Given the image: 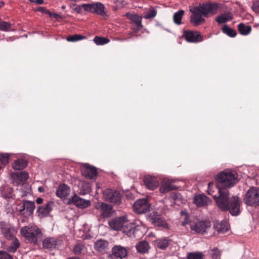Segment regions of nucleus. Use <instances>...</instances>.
Returning <instances> with one entry per match:
<instances>
[{
	"label": "nucleus",
	"instance_id": "f257e3e1",
	"mask_svg": "<svg viewBox=\"0 0 259 259\" xmlns=\"http://www.w3.org/2000/svg\"><path fill=\"white\" fill-rule=\"evenodd\" d=\"M207 193L215 199L218 207L223 210H229L233 215L240 213V201L238 196H233L229 200V192L227 189H220L213 183H209Z\"/></svg>",
	"mask_w": 259,
	"mask_h": 259
},
{
	"label": "nucleus",
	"instance_id": "f03ea898",
	"mask_svg": "<svg viewBox=\"0 0 259 259\" xmlns=\"http://www.w3.org/2000/svg\"><path fill=\"white\" fill-rule=\"evenodd\" d=\"M220 4L218 3H203L197 7L190 8V11L192 13L190 21L194 26H198L205 22L203 17L214 15L218 12Z\"/></svg>",
	"mask_w": 259,
	"mask_h": 259
},
{
	"label": "nucleus",
	"instance_id": "7ed1b4c3",
	"mask_svg": "<svg viewBox=\"0 0 259 259\" xmlns=\"http://www.w3.org/2000/svg\"><path fill=\"white\" fill-rule=\"evenodd\" d=\"M128 220L126 215L117 217L108 222L110 227L115 231L122 230L127 236L131 237L135 233L134 224L127 223Z\"/></svg>",
	"mask_w": 259,
	"mask_h": 259
},
{
	"label": "nucleus",
	"instance_id": "20e7f679",
	"mask_svg": "<svg viewBox=\"0 0 259 259\" xmlns=\"http://www.w3.org/2000/svg\"><path fill=\"white\" fill-rule=\"evenodd\" d=\"M21 234L29 242L36 244L42 238L41 230L35 225L23 227L20 230Z\"/></svg>",
	"mask_w": 259,
	"mask_h": 259
},
{
	"label": "nucleus",
	"instance_id": "39448f33",
	"mask_svg": "<svg viewBox=\"0 0 259 259\" xmlns=\"http://www.w3.org/2000/svg\"><path fill=\"white\" fill-rule=\"evenodd\" d=\"M237 177L238 175L236 172L226 169L219 174L216 179L223 186L231 188L237 182Z\"/></svg>",
	"mask_w": 259,
	"mask_h": 259
},
{
	"label": "nucleus",
	"instance_id": "423d86ee",
	"mask_svg": "<svg viewBox=\"0 0 259 259\" xmlns=\"http://www.w3.org/2000/svg\"><path fill=\"white\" fill-rule=\"evenodd\" d=\"M244 203L247 206H259V188L251 187L246 192L243 198Z\"/></svg>",
	"mask_w": 259,
	"mask_h": 259
},
{
	"label": "nucleus",
	"instance_id": "0eeeda50",
	"mask_svg": "<svg viewBox=\"0 0 259 259\" xmlns=\"http://www.w3.org/2000/svg\"><path fill=\"white\" fill-rule=\"evenodd\" d=\"M35 204L34 202L28 200H23L19 204H17L16 206L17 210L25 216L31 215L33 212Z\"/></svg>",
	"mask_w": 259,
	"mask_h": 259
},
{
	"label": "nucleus",
	"instance_id": "6e6552de",
	"mask_svg": "<svg viewBox=\"0 0 259 259\" xmlns=\"http://www.w3.org/2000/svg\"><path fill=\"white\" fill-rule=\"evenodd\" d=\"M103 194L105 200L115 204H120L122 195L119 192L108 189L104 190Z\"/></svg>",
	"mask_w": 259,
	"mask_h": 259
},
{
	"label": "nucleus",
	"instance_id": "1a4fd4ad",
	"mask_svg": "<svg viewBox=\"0 0 259 259\" xmlns=\"http://www.w3.org/2000/svg\"><path fill=\"white\" fill-rule=\"evenodd\" d=\"M0 231L4 237L8 240H11L15 237L16 231L14 228L9 223L1 222Z\"/></svg>",
	"mask_w": 259,
	"mask_h": 259
},
{
	"label": "nucleus",
	"instance_id": "9d476101",
	"mask_svg": "<svg viewBox=\"0 0 259 259\" xmlns=\"http://www.w3.org/2000/svg\"><path fill=\"white\" fill-rule=\"evenodd\" d=\"M88 12L96 14L100 16H107L104 5L100 2H95L92 4H88Z\"/></svg>",
	"mask_w": 259,
	"mask_h": 259
},
{
	"label": "nucleus",
	"instance_id": "9b49d317",
	"mask_svg": "<svg viewBox=\"0 0 259 259\" xmlns=\"http://www.w3.org/2000/svg\"><path fill=\"white\" fill-rule=\"evenodd\" d=\"M100 215L104 218L110 217L112 213L113 206L109 204L103 202H98L95 205Z\"/></svg>",
	"mask_w": 259,
	"mask_h": 259
},
{
	"label": "nucleus",
	"instance_id": "f8f14e48",
	"mask_svg": "<svg viewBox=\"0 0 259 259\" xmlns=\"http://www.w3.org/2000/svg\"><path fill=\"white\" fill-rule=\"evenodd\" d=\"M81 172L83 177L90 180L96 179L98 175L96 168L87 163H84L82 165Z\"/></svg>",
	"mask_w": 259,
	"mask_h": 259
},
{
	"label": "nucleus",
	"instance_id": "ddd939ff",
	"mask_svg": "<svg viewBox=\"0 0 259 259\" xmlns=\"http://www.w3.org/2000/svg\"><path fill=\"white\" fill-rule=\"evenodd\" d=\"M150 205L146 199L137 200L134 204V211L137 213H144L147 212L150 208Z\"/></svg>",
	"mask_w": 259,
	"mask_h": 259
},
{
	"label": "nucleus",
	"instance_id": "4468645a",
	"mask_svg": "<svg viewBox=\"0 0 259 259\" xmlns=\"http://www.w3.org/2000/svg\"><path fill=\"white\" fill-rule=\"evenodd\" d=\"M211 227L209 221H202L191 225V229L197 233L204 234Z\"/></svg>",
	"mask_w": 259,
	"mask_h": 259
},
{
	"label": "nucleus",
	"instance_id": "2eb2a0df",
	"mask_svg": "<svg viewBox=\"0 0 259 259\" xmlns=\"http://www.w3.org/2000/svg\"><path fill=\"white\" fill-rule=\"evenodd\" d=\"M159 186L160 192L163 194L177 189V187L173 184V181L168 178H164Z\"/></svg>",
	"mask_w": 259,
	"mask_h": 259
},
{
	"label": "nucleus",
	"instance_id": "dca6fc26",
	"mask_svg": "<svg viewBox=\"0 0 259 259\" xmlns=\"http://www.w3.org/2000/svg\"><path fill=\"white\" fill-rule=\"evenodd\" d=\"M188 42H197L202 41V37L197 31L186 30L183 35Z\"/></svg>",
	"mask_w": 259,
	"mask_h": 259
},
{
	"label": "nucleus",
	"instance_id": "f3484780",
	"mask_svg": "<svg viewBox=\"0 0 259 259\" xmlns=\"http://www.w3.org/2000/svg\"><path fill=\"white\" fill-rule=\"evenodd\" d=\"M193 201L197 207L208 205L211 202L210 199L204 194L195 195L193 197Z\"/></svg>",
	"mask_w": 259,
	"mask_h": 259
},
{
	"label": "nucleus",
	"instance_id": "a211bd4d",
	"mask_svg": "<svg viewBox=\"0 0 259 259\" xmlns=\"http://www.w3.org/2000/svg\"><path fill=\"white\" fill-rule=\"evenodd\" d=\"M143 181L146 188L151 190H154L159 185L157 178L150 175L145 176Z\"/></svg>",
	"mask_w": 259,
	"mask_h": 259
},
{
	"label": "nucleus",
	"instance_id": "6ab92c4d",
	"mask_svg": "<svg viewBox=\"0 0 259 259\" xmlns=\"http://www.w3.org/2000/svg\"><path fill=\"white\" fill-rule=\"evenodd\" d=\"M60 244V241L54 237H48L42 241L43 247L48 249L56 248Z\"/></svg>",
	"mask_w": 259,
	"mask_h": 259
},
{
	"label": "nucleus",
	"instance_id": "aec40b11",
	"mask_svg": "<svg viewBox=\"0 0 259 259\" xmlns=\"http://www.w3.org/2000/svg\"><path fill=\"white\" fill-rule=\"evenodd\" d=\"M126 16L128 19L135 23L136 27L134 28L135 32H137L142 28V17L139 16L137 14L130 13H126Z\"/></svg>",
	"mask_w": 259,
	"mask_h": 259
},
{
	"label": "nucleus",
	"instance_id": "412c9836",
	"mask_svg": "<svg viewBox=\"0 0 259 259\" xmlns=\"http://www.w3.org/2000/svg\"><path fill=\"white\" fill-rule=\"evenodd\" d=\"M112 253L116 258L122 259L126 256L127 251L121 245H115L112 248Z\"/></svg>",
	"mask_w": 259,
	"mask_h": 259
},
{
	"label": "nucleus",
	"instance_id": "4be33fe9",
	"mask_svg": "<svg viewBox=\"0 0 259 259\" xmlns=\"http://www.w3.org/2000/svg\"><path fill=\"white\" fill-rule=\"evenodd\" d=\"M70 193V187L64 184L60 185L56 192V196L61 199L66 198L69 196Z\"/></svg>",
	"mask_w": 259,
	"mask_h": 259
},
{
	"label": "nucleus",
	"instance_id": "5701e85b",
	"mask_svg": "<svg viewBox=\"0 0 259 259\" xmlns=\"http://www.w3.org/2000/svg\"><path fill=\"white\" fill-rule=\"evenodd\" d=\"M69 201L70 203L80 208L86 207L90 204V201L81 198L76 194L74 195Z\"/></svg>",
	"mask_w": 259,
	"mask_h": 259
},
{
	"label": "nucleus",
	"instance_id": "b1692460",
	"mask_svg": "<svg viewBox=\"0 0 259 259\" xmlns=\"http://www.w3.org/2000/svg\"><path fill=\"white\" fill-rule=\"evenodd\" d=\"M150 219L151 222L155 226L164 228H167V224L165 221L155 213L150 214Z\"/></svg>",
	"mask_w": 259,
	"mask_h": 259
},
{
	"label": "nucleus",
	"instance_id": "393cba45",
	"mask_svg": "<svg viewBox=\"0 0 259 259\" xmlns=\"http://www.w3.org/2000/svg\"><path fill=\"white\" fill-rule=\"evenodd\" d=\"M233 19V14L229 11H226L216 17L215 21L219 24H221L230 21Z\"/></svg>",
	"mask_w": 259,
	"mask_h": 259
},
{
	"label": "nucleus",
	"instance_id": "a878e982",
	"mask_svg": "<svg viewBox=\"0 0 259 259\" xmlns=\"http://www.w3.org/2000/svg\"><path fill=\"white\" fill-rule=\"evenodd\" d=\"M18 191L14 192L12 188L9 187H5L2 191V195L6 199H9L10 201L16 199V193Z\"/></svg>",
	"mask_w": 259,
	"mask_h": 259
},
{
	"label": "nucleus",
	"instance_id": "bb28decb",
	"mask_svg": "<svg viewBox=\"0 0 259 259\" xmlns=\"http://www.w3.org/2000/svg\"><path fill=\"white\" fill-rule=\"evenodd\" d=\"M108 242L103 239L98 240L94 244V248L96 250L101 252H104L108 249Z\"/></svg>",
	"mask_w": 259,
	"mask_h": 259
},
{
	"label": "nucleus",
	"instance_id": "cd10ccee",
	"mask_svg": "<svg viewBox=\"0 0 259 259\" xmlns=\"http://www.w3.org/2000/svg\"><path fill=\"white\" fill-rule=\"evenodd\" d=\"M52 202H48L46 204L39 206L37 209V212L39 215L45 217L52 210Z\"/></svg>",
	"mask_w": 259,
	"mask_h": 259
},
{
	"label": "nucleus",
	"instance_id": "c85d7f7f",
	"mask_svg": "<svg viewBox=\"0 0 259 259\" xmlns=\"http://www.w3.org/2000/svg\"><path fill=\"white\" fill-rule=\"evenodd\" d=\"M136 248L138 252L145 253L148 252L150 247L147 241H142L137 243Z\"/></svg>",
	"mask_w": 259,
	"mask_h": 259
},
{
	"label": "nucleus",
	"instance_id": "c756f323",
	"mask_svg": "<svg viewBox=\"0 0 259 259\" xmlns=\"http://www.w3.org/2000/svg\"><path fill=\"white\" fill-rule=\"evenodd\" d=\"M214 227L219 233H225L229 230V225L227 221L224 220L215 223Z\"/></svg>",
	"mask_w": 259,
	"mask_h": 259
},
{
	"label": "nucleus",
	"instance_id": "7c9ffc66",
	"mask_svg": "<svg viewBox=\"0 0 259 259\" xmlns=\"http://www.w3.org/2000/svg\"><path fill=\"white\" fill-rule=\"evenodd\" d=\"M19 182H16L18 185L23 184L28 178V174L24 171L17 172L14 174Z\"/></svg>",
	"mask_w": 259,
	"mask_h": 259
},
{
	"label": "nucleus",
	"instance_id": "2f4dec72",
	"mask_svg": "<svg viewBox=\"0 0 259 259\" xmlns=\"http://www.w3.org/2000/svg\"><path fill=\"white\" fill-rule=\"evenodd\" d=\"M169 240L166 238L157 239L155 241V244L157 248L161 249H165L168 246Z\"/></svg>",
	"mask_w": 259,
	"mask_h": 259
},
{
	"label": "nucleus",
	"instance_id": "473e14b6",
	"mask_svg": "<svg viewBox=\"0 0 259 259\" xmlns=\"http://www.w3.org/2000/svg\"><path fill=\"white\" fill-rule=\"evenodd\" d=\"M11 240H12V242L11 245L8 247L7 250L10 252L14 253L20 246V242L15 237Z\"/></svg>",
	"mask_w": 259,
	"mask_h": 259
},
{
	"label": "nucleus",
	"instance_id": "72a5a7b5",
	"mask_svg": "<svg viewBox=\"0 0 259 259\" xmlns=\"http://www.w3.org/2000/svg\"><path fill=\"white\" fill-rule=\"evenodd\" d=\"M238 28L240 33L244 35L248 34L251 30L250 26L246 25L243 23H240L238 26Z\"/></svg>",
	"mask_w": 259,
	"mask_h": 259
},
{
	"label": "nucleus",
	"instance_id": "f704fd0d",
	"mask_svg": "<svg viewBox=\"0 0 259 259\" xmlns=\"http://www.w3.org/2000/svg\"><path fill=\"white\" fill-rule=\"evenodd\" d=\"M26 160L22 159L16 160L13 164V167L15 169L20 170L25 168L27 165Z\"/></svg>",
	"mask_w": 259,
	"mask_h": 259
},
{
	"label": "nucleus",
	"instance_id": "c9c22d12",
	"mask_svg": "<svg viewBox=\"0 0 259 259\" xmlns=\"http://www.w3.org/2000/svg\"><path fill=\"white\" fill-rule=\"evenodd\" d=\"M184 13L185 12L184 10H180L174 14L173 16V20L175 24L177 25H180L182 23L181 20Z\"/></svg>",
	"mask_w": 259,
	"mask_h": 259
},
{
	"label": "nucleus",
	"instance_id": "e433bc0d",
	"mask_svg": "<svg viewBox=\"0 0 259 259\" xmlns=\"http://www.w3.org/2000/svg\"><path fill=\"white\" fill-rule=\"evenodd\" d=\"M222 30L224 33L232 37H235L237 34L235 30L229 27L226 25H224L223 26Z\"/></svg>",
	"mask_w": 259,
	"mask_h": 259
},
{
	"label": "nucleus",
	"instance_id": "4c0bfd02",
	"mask_svg": "<svg viewBox=\"0 0 259 259\" xmlns=\"http://www.w3.org/2000/svg\"><path fill=\"white\" fill-rule=\"evenodd\" d=\"M94 41L97 45H103L108 43L110 40L106 37L95 36L94 38Z\"/></svg>",
	"mask_w": 259,
	"mask_h": 259
},
{
	"label": "nucleus",
	"instance_id": "58836bf2",
	"mask_svg": "<svg viewBox=\"0 0 259 259\" xmlns=\"http://www.w3.org/2000/svg\"><path fill=\"white\" fill-rule=\"evenodd\" d=\"M84 249V245L81 243H77L74 246L73 251L74 254L79 255L83 252Z\"/></svg>",
	"mask_w": 259,
	"mask_h": 259
},
{
	"label": "nucleus",
	"instance_id": "ea45409f",
	"mask_svg": "<svg viewBox=\"0 0 259 259\" xmlns=\"http://www.w3.org/2000/svg\"><path fill=\"white\" fill-rule=\"evenodd\" d=\"M203 254L201 252H189L187 254V259H202Z\"/></svg>",
	"mask_w": 259,
	"mask_h": 259
},
{
	"label": "nucleus",
	"instance_id": "a19ab883",
	"mask_svg": "<svg viewBox=\"0 0 259 259\" xmlns=\"http://www.w3.org/2000/svg\"><path fill=\"white\" fill-rule=\"evenodd\" d=\"M84 38H86V36L81 35L80 34H75L68 36L67 38V40L68 41L75 42Z\"/></svg>",
	"mask_w": 259,
	"mask_h": 259
},
{
	"label": "nucleus",
	"instance_id": "79ce46f5",
	"mask_svg": "<svg viewBox=\"0 0 259 259\" xmlns=\"http://www.w3.org/2000/svg\"><path fill=\"white\" fill-rule=\"evenodd\" d=\"M88 4L76 6L74 9V11L78 14H82L84 11L88 12Z\"/></svg>",
	"mask_w": 259,
	"mask_h": 259
},
{
	"label": "nucleus",
	"instance_id": "37998d69",
	"mask_svg": "<svg viewBox=\"0 0 259 259\" xmlns=\"http://www.w3.org/2000/svg\"><path fill=\"white\" fill-rule=\"evenodd\" d=\"M11 24L5 21H0V30L9 31L11 30Z\"/></svg>",
	"mask_w": 259,
	"mask_h": 259
},
{
	"label": "nucleus",
	"instance_id": "c03bdc74",
	"mask_svg": "<svg viewBox=\"0 0 259 259\" xmlns=\"http://www.w3.org/2000/svg\"><path fill=\"white\" fill-rule=\"evenodd\" d=\"M156 14L157 11L155 9L152 8L145 14L144 17L145 19H149L154 18Z\"/></svg>",
	"mask_w": 259,
	"mask_h": 259
},
{
	"label": "nucleus",
	"instance_id": "a18cd8bd",
	"mask_svg": "<svg viewBox=\"0 0 259 259\" xmlns=\"http://www.w3.org/2000/svg\"><path fill=\"white\" fill-rule=\"evenodd\" d=\"M210 255L212 259H220L221 252L218 248H214L211 250Z\"/></svg>",
	"mask_w": 259,
	"mask_h": 259
},
{
	"label": "nucleus",
	"instance_id": "49530a36",
	"mask_svg": "<svg viewBox=\"0 0 259 259\" xmlns=\"http://www.w3.org/2000/svg\"><path fill=\"white\" fill-rule=\"evenodd\" d=\"M9 159V154L8 153L0 154V161L1 163L6 165L8 162Z\"/></svg>",
	"mask_w": 259,
	"mask_h": 259
},
{
	"label": "nucleus",
	"instance_id": "de8ad7c7",
	"mask_svg": "<svg viewBox=\"0 0 259 259\" xmlns=\"http://www.w3.org/2000/svg\"><path fill=\"white\" fill-rule=\"evenodd\" d=\"M0 259H13L9 253L4 251H0Z\"/></svg>",
	"mask_w": 259,
	"mask_h": 259
},
{
	"label": "nucleus",
	"instance_id": "09e8293b",
	"mask_svg": "<svg viewBox=\"0 0 259 259\" xmlns=\"http://www.w3.org/2000/svg\"><path fill=\"white\" fill-rule=\"evenodd\" d=\"M251 8L255 13L259 14V1H254L253 3Z\"/></svg>",
	"mask_w": 259,
	"mask_h": 259
},
{
	"label": "nucleus",
	"instance_id": "8fccbe9b",
	"mask_svg": "<svg viewBox=\"0 0 259 259\" xmlns=\"http://www.w3.org/2000/svg\"><path fill=\"white\" fill-rule=\"evenodd\" d=\"M52 17L56 18V19L61 18V17L60 14L57 13H53Z\"/></svg>",
	"mask_w": 259,
	"mask_h": 259
},
{
	"label": "nucleus",
	"instance_id": "3c124183",
	"mask_svg": "<svg viewBox=\"0 0 259 259\" xmlns=\"http://www.w3.org/2000/svg\"><path fill=\"white\" fill-rule=\"evenodd\" d=\"M43 202V199L41 198H37L36 200V202L37 204H41Z\"/></svg>",
	"mask_w": 259,
	"mask_h": 259
},
{
	"label": "nucleus",
	"instance_id": "603ef678",
	"mask_svg": "<svg viewBox=\"0 0 259 259\" xmlns=\"http://www.w3.org/2000/svg\"><path fill=\"white\" fill-rule=\"evenodd\" d=\"M35 3H36L37 4H38V5H41V4H44V0H36V1H35Z\"/></svg>",
	"mask_w": 259,
	"mask_h": 259
},
{
	"label": "nucleus",
	"instance_id": "864d4df0",
	"mask_svg": "<svg viewBox=\"0 0 259 259\" xmlns=\"http://www.w3.org/2000/svg\"><path fill=\"white\" fill-rule=\"evenodd\" d=\"M38 191H39V192H44V190H44V188L43 187H38Z\"/></svg>",
	"mask_w": 259,
	"mask_h": 259
},
{
	"label": "nucleus",
	"instance_id": "5fc2aeb1",
	"mask_svg": "<svg viewBox=\"0 0 259 259\" xmlns=\"http://www.w3.org/2000/svg\"><path fill=\"white\" fill-rule=\"evenodd\" d=\"M188 223L187 219H186L182 223L183 226H185Z\"/></svg>",
	"mask_w": 259,
	"mask_h": 259
},
{
	"label": "nucleus",
	"instance_id": "6e6d98bb",
	"mask_svg": "<svg viewBox=\"0 0 259 259\" xmlns=\"http://www.w3.org/2000/svg\"><path fill=\"white\" fill-rule=\"evenodd\" d=\"M67 259H80L78 257L76 256H72L67 258Z\"/></svg>",
	"mask_w": 259,
	"mask_h": 259
},
{
	"label": "nucleus",
	"instance_id": "4d7b16f0",
	"mask_svg": "<svg viewBox=\"0 0 259 259\" xmlns=\"http://www.w3.org/2000/svg\"><path fill=\"white\" fill-rule=\"evenodd\" d=\"M47 14H48L50 15V16L52 17L53 13H51V12H50L48 11L47 12Z\"/></svg>",
	"mask_w": 259,
	"mask_h": 259
},
{
	"label": "nucleus",
	"instance_id": "13d9d810",
	"mask_svg": "<svg viewBox=\"0 0 259 259\" xmlns=\"http://www.w3.org/2000/svg\"><path fill=\"white\" fill-rule=\"evenodd\" d=\"M61 8H62V9H65V6H62Z\"/></svg>",
	"mask_w": 259,
	"mask_h": 259
},
{
	"label": "nucleus",
	"instance_id": "bf43d9fd",
	"mask_svg": "<svg viewBox=\"0 0 259 259\" xmlns=\"http://www.w3.org/2000/svg\"><path fill=\"white\" fill-rule=\"evenodd\" d=\"M31 2H34V0H29Z\"/></svg>",
	"mask_w": 259,
	"mask_h": 259
}]
</instances>
